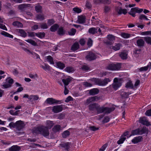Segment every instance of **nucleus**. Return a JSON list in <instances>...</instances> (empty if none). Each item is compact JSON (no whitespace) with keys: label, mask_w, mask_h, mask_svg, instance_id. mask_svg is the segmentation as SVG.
Listing matches in <instances>:
<instances>
[{"label":"nucleus","mask_w":151,"mask_h":151,"mask_svg":"<svg viewBox=\"0 0 151 151\" xmlns=\"http://www.w3.org/2000/svg\"><path fill=\"white\" fill-rule=\"evenodd\" d=\"M71 81V78L67 77L65 78L62 79V81L64 84L65 86H66Z\"/></svg>","instance_id":"obj_26"},{"label":"nucleus","mask_w":151,"mask_h":151,"mask_svg":"<svg viewBox=\"0 0 151 151\" xmlns=\"http://www.w3.org/2000/svg\"><path fill=\"white\" fill-rule=\"evenodd\" d=\"M92 81L96 85L99 86H104L110 82L111 80L109 78H105L103 80L95 78L93 79Z\"/></svg>","instance_id":"obj_3"},{"label":"nucleus","mask_w":151,"mask_h":151,"mask_svg":"<svg viewBox=\"0 0 151 151\" xmlns=\"http://www.w3.org/2000/svg\"><path fill=\"white\" fill-rule=\"evenodd\" d=\"M134 11V10L132 9V8L130 12H129L128 13L130 15H132L133 17H134L135 16V14L136 12L135 11Z\"/></svg>","instance_id":"obj_62"},{"label":"nucleus","mask_w":151,"mask_h":151,"mask_svg":"<svg viewBox=\"0 0 151 151\" xmlns=\"http://www.w3.org/2000/svg\"><path fill=\"white\" fill-rule=\"evenodd\" d=\"M45 33L43 32H39L38 33H35V36L38 37L40 38H43L45 37Z\"/></svg>","instance_id":"obj_39"},{"label":"nucleus","mask_w":151,"mask_h":151,"mask_svg":"<svg viewBox=\"0 0 151 151\" xmlns=\"http://www.w3.org/2000/svg\"><path fill=\"white\" fill-rule=\"evenodd\" d=\"M88 31L89 33L94 34L97 32V29L94 27H92L90 28Z\"/></svg>","instance_id":"obj_46"},{"label":"nucleus","mask_w":151,"mask_h":151,"mask_svg":"<svg viewBox=\"0 0 151 151\" xmlns=\"http://www.w3.org/2000/svg\"><path fill=\"white\" fill-rule=\"evenodd\" d=\"M121 64L117 63L116 64L112 63L109 65L107 67V68L111 70H118L121 68Z\"/></svg>","instance_id":"obj_6"},{"label":"nucleus","mask_w":151,"mask_h":151,"mask_svg":"<svg viewBox=\"0 0 151 151\" xmlns=\"http://www.w3.org/2000/svg\"><path fill=\"white\" fill-rule=\"evenodd\" d=\"M59 27V25L57 24H55L52 25L50 27V31L52 32H54L56 31Z\"/></svg>","instance_id":"obj_23"},{"label":"nucleus","mask_w":151,"mask_h":151,"mask_svg":"<svg viewBox=\"0 0 151 151\" xmlns=\"http://www.w3.org/2000/svg\"><path fill=\"white\" fill-rule=\"evenodd\" d=\"M55 23V21L53 19H48L47 20V24L48 26H50Z\"/></svg>","instance_id":"obj_49"},{"label":"nucleus","mask_w":151,"mask_h":151,"mask_svg":"<svg viewBox=\"0 0 151 151\" xmlns=\"http://www.w3.org/2000/svg\"><path fill=\"white\" fill-rule=\"evenodd\" d=\"M122 83V79L116 78L114 79L112 86L115 90H116L121 86Z\"/></svg>","instance_id":"obj_4"},{"label":"nucleus","mask_w":151,"mask_h":151,"mask_svg":"<svg viewBox=\"0 0 151 151\" xmlns=\"http://www.w3.org/2000/svg\"><path fill=\"white\" fill-rule=\"evenodd\" d=\"M144 40L148 44L151 45V37H144Z\"/></svg>","instance_id":"obj_43"},{"label":"nucleus","mask_w":151,"mask_h":151,"mask_svg":"<svg viewBox=\"0 0 151 151\" xmlns=\"http://www.w3.org/2000/svg\"><path fill=\"white\" fill-rule=\"evenodd\" d=\"M62 104L55 106L52 107V111L55 113H57L62 111L63 110Z\"/></svg>","instance_id":"obj_8"},{"label":"nucleus","mask_w":151,"mask_h":151,"mask_svg":"<svg viewBox=\"0 0 151 151\" xmlns=\"http://www.w3.org/2000/svg\"><path fill=\"white\" fill-rule=\"evenodd\" d=\"M25 41L31 44L32 45L34 46H37V43L35 41L31 39L25 40Z\"/></svg>","instance_id":"obj_37"},{"label":"nucleus","mask_w":151,"mask_h":151,"mask_svg":"<svg viewBox=\"0 0 151 151\" xmlns=\"http://www.w3.org/2000/svg\"><path fill=\"white\" fill-rule=\"evenodd\" d=\"M65 33V31L64 29V27H59L57 31V34L60 36L64 35Z\"/></svg>","instance_id":"obj_15"},{"label":"nucleus","mask_w":151,"mask_h":151,"mask_svg":"<svg viewBox=\"0 0 151 151\" xmlns=\"http://www.w3.org/2000/svg\"><path fill=\"white\" fill-rule=\"evenodd\" d=\"M60 101L56 100L52 98H48L46 99L45 102L47 104L52 105L54 104H58Z\"/></svg>","instance_id":"obj_10"},{"label":"nucleus","mask_w":151,"mask_h":151,"mask_svg":"<svg viewBox=\"0 0 151 151\" xmlns=\"http://www.w3.org/2000/svg\"><path fill=\"white\" fill-rule=\"evenodd\" d=\"M151 63L150 62L148 65L146 66L141 67L139 69V71H146L150 67V69L151 68Z\"/></svg>","instance_id":"obj_27"},{"label":"nucleus","mask_w":151,"mask_h":151,"mask_svg":"<svg viewBox=\"0 0 151 151\" xmlns=\"http://www.w3.org/2000/svg\"><path fill=\"white\" fill-rule=\"evenodd\" d=\"M32 132L36 134H40L44 137L48 136L49 135L48 129L47 127L44 126L34 128L32 130Z\"/></svg>","instance_id":"obj_1"},{"label":"nucleus","mask_w":151,"mask_h":151,"mask_svg":"<svg viewBox=\"0 0 151 151\" xmlns=\"http://www.w3.org/2000/svg\"><path fill=\"white\" fill-rule=\"evenodd\" d=\"M108 39L109 40L113 41L115 40V37L113 35H109L108 36Z\"/></svg>","instance_id":"obj_55"},{"label":"nucleus","mask_w":151,"mask_h":151,"mask_svg":"<svg viewBox=\"0 0 151 151\" xmlns=\"http://www.w3.org/2000/svg\"><path fill=\"white\" fill-rule=\"evenodd\" d=\"M111 7L110 6H105L104 8V11L105 13L109 12L111 10Z\"/></svg>","instance_id":"obj_50"},{"label":"nucleus","mask_w":151,"mask_h":151,"mask_svg":"<svg viewBox=\"0 0 151 151\" xmlns=\"http://www.w3.org/2000/svg\"><path fill=\"white\" fill-rule=\"evenodd\" d=\"M81 68L84 71H88L90 70V68L87 65H83Z\"/></svg>","instance_id":"obj_54"},{"label":"nucleus","mask_w":151,"mask_h":151,"mask_svg":"<svg viewBox=\"0 0 151 151\" xmlns=\"http://www.w3.org/2000/svg\"><path fill=\"white\" fill-rule=\"evenodd\" d=\"M122 45L120 43H115L114 46L111 47V49L115 51L118 50L120 49L121 47H122Z\"/></svg>","instance_id":"obj_17"},{"label":"nucleus","mask_w":151,"mask_h":151,"mask_svg":"<svg viewBox=\"0 0 151 151\" xmlns=\"http://www.w3.org/2000/svg\"><path fill=\"white\" fill-rule=\"evenodd\" d=\"M13 25L16 27H23V24L22 23L18 21H15L12 23Z\"/></svg>","instance_id":"obj_33"},{"label":"nucleus","mask_w":151,"mask_h":151,"mask_svg":"<svg viewBox=\"0 0 151 151\" xmlns=\"http://www.w3.org/2000/svg\"><path fill=\"white\" fill-rule=\"evenodd\" d=\"M130 94L129 92H126L123 91H122L120 93V94L121 96L124 98H127L128 96Z\"/></svg>","instance_id":"obj_36"},{"label":"nucleus","mask_w":151,"mask_h":151,"mask_svg":"<svg viewBox=\"0 0 151 151\" xmlns=\"http://www.w3.org/2000/svg\"><path fill=\"white\" fill-rule=\"evenodd\" d=\"M20 147L17 145H13L9 149V151H19L21 150Z\"/></svg>","instance_id":"obj_18"},{"label":"nucleus","mask_w":151,"mask_h":151,"mask_svg":"<svg viewBox=\"0 0 151 151\" xmlns=\"http://www.w3.org/2000/svg\"><path fill=\"white\" fill-rule=\"evenodd\" d=\"M54 124L53 121L47 120L46 121V126L45 127H47V128H48V129H50L53 126Z\"/></svg>","instance_id":"obj_28"},{"label":"nucleus","mask_w":151,"mask_h":151,"mask_svg":"<svg viewBox=\"0 0 151 151\" xmlns=\"http://www.w3.org/2000/svg\"><path fill=\"white\" fill-rule=\"evenodd\" d=\"M139 122L143 125H145L148 126L151 125L150 123L149 122L147 119V118L145 117H141L139 120Z\"/></svg>","instance_id":"obj_9"},{"label":"nucleus","mask_w":151,"mask_h":151,"mask_svg":"<svg viewBox=\"0 0 151 151\" xmlns=\"http://www.w3.org/2000/svg\"><path fill=\"white\" fill-rule=\"evenodd\" d=\"M73 10L77 13H79L81 12V10L77 7H75L73 9Z\"/></svg>","instance_id":"obj_60"},{"label":"nucleus","mask_w":151,"mask_h":151,"mask_svg":"<svg viewBox=\"0 0 151 151\" xmlns=\"http://www.w3.org/2000/svg\"><path fill=\"white\" fill-rule=\"evenodd\" d=\"M64 70L68 73H73L75 70L74 68L71 66L67 67Z\"/></svg>","instance_id":"obj_30"},{"label":"nucleus","mask_w":151,"mask_h":151,"mask_svg":"<svg viewBox=\"0 0 151 151\" xmlns=\"http://www.w3.org/2000/svg\"><path fill=\"white\" fill-rule=\"evenodd\" d=\"M17 122H18L16 124V128L18 130H20L24 127L25 124L21 120Z\"/></svg>","instance_id":"obj_11"},{"label":"nucleus","mask_w":151,"mask_h":151,"mask_svg":"<svg viewBox=\"0 0 151 151\" xmlns=\"http://www.w3.org/2000/svg\"><path fill=\"white\" fill-rule=\"evenodd\" d=\"M35 10L37 13L42 12V7L39 5H38L35 6Z\"/></svg>","instance_id":"obj_40"},{"label":"nucleus","mask_w":151,"mask_h":151,"mask_svg":"<svg viewBox=\"0 0 151 151\" xmlns=\"http://www.w3.org/2000/svg\"><path fill=\"white\" fill-rule=\"evenodd\" d=\"M99 105V104L96 103L90 104L88 106V109L91 111L96 110Z\"/></svg>","instance_id":"obj_13"},{"label":"nucleus","mask_w":151,"mask_h":151,"mask_svg":"<svg viewBox=\"0 0 151 151\" xmlns=\"http://www.w3.org/2000/svg\"><path fill=\"white\" fill-rule=\"evenodd\" d=\"M127 53L125 52H121L119 54V56L123 60L126 59L127 58Z\"/></svg>","instance_id":"obj_29"},{"label":"nucleus","mask_w":151,"mask_h":151,"mask_svg":"<svg viewBox=\"0 0 151 151\" xmlns=\"http://www.w3.org/2000/svg\"><path fill=\"white\" fill-rule=\"evenodd\" d=\"M78 23L80 24H83L85 23L86 22L85 17L83 16H80L78 17L77 20Z\"/></svg>","instance_id":"obj_21"},{"label":"nucleus","mask_w":151,"mask_h":151,"mask_svg":"<svg viewBox=\"0 0 151 151\" xmlns=\"http://www.w3.org/2000/svg\"><path fill=\"white\" fill-rule=\"evenodd\" d=\"M40 27L43 29H47L48 28L47 25L45 23H40Z\"/></svg>","instance_id":"obj_51"},{"label":"nucleus","mask_w":151,"mask_h":151,"mask_svg":"<svg viewBox=\"0 0 151 151\" xmlns=\"http://www.w3.org/2000/svg\"><path fill=\"white\" fill-rule=\"evenodd\" d=\"M36 17L37 19L40 21L43 20L45 19L44 16L43 14H40L37 15Z\"/></svg>","instance_id":"obj_47"},{"label":"nucleus","mask_w":151,"mask_h":151,"mask_svg":"<svg viewBox=\"0 0 151 151\" xmlns=\"http://www.w3.org/2000/svg\"><path fill=\"white\" fill-rule=\"evenodd\" d=\"M87 54L85 57V58L87 61H91L96 59V55L91 51H88Z\"/></svg>","instance_id":"obj_5"},{"label":"nucleus","mask_w":151,"mask_h":151,"mask_svg":"<svg viewBox=\"0 0 151 151\" xmlns=\"http://www.w3.org/2000/svg\"><path fill=\"white\" fill-rule=\"evenodd\" d=\"M141 34L142 35H151V31L142 32Z\"/></svg>","instance_id":"obj_59"},{"label":"nucleus","mask_w":151,"mask_h":151,"mask_svg":"<svg viewBox=\"0 0 151 151\" xmlns=\"http://www.w3.org/2000/svg\"><path fill=\"white\" fill-rule=\"evenodd\" d=\"M132 9L134 10V11H135V12L138 13H140L142 12L143 11V9H139L137 7H135L134 8H132Z\"/></svg>","instance_id":"obj_53"},{"label":"nucleus","mask_w":151,"mask_h":151,"mask_svg":"<svg viewBox=\"0 0 151 151\" xmlns=\"http://www.w3.org/2000/svg\"><path fill=\"white\" fill-rule=\"evenodd\" d=\"M40 67L43 68L44 70H50V67L48 64H45V65H41Z\"/></svg>","instance_id":"obj_42"},{"label":"nucleus","mask_w":151,"mask_h":151,"mask_svg":"<svg viewBox=\"0 0 151 151\" xmlns=\"http://www.w3.org/2000/svg\"><path fill=\"white\" fill-rule=\"evenodd\" d=\"M70 134V132L68 130L64 131L62 133V137L63 138H66Z\"/></svg>","instance_id":"obj_44"},{"label":"nucleus","mask_w":151,"mask_h":151,"mask_svg":"<svg viewBox=\"0 0 151 151\" xmlns=\"http://www.w3.org/2000/svg\"><path fill=\"white\" fill-rule=\"evenodd\" d=\"M76 32V30L74 28H72L68 32V34L70 35H74Z\"/></svg>","instance_id":"obj_45"},{"label":"nucleus","mask_w":151,"mask_h":151,"mask_svg":"<svg viewBox=\"0 0 151 151\" xmlns=\"http://www.w3.org/2000/svg\"><path fill=\"white\" fill-rule=\"evenodd\" d=\"M126 138L124 137H122L117 142V143L119 145L120 144L122 143L126 139Z\"/></svg>","instance_id":"obj_56"},{"label":"nucleus","mask_w":151,"mask_h":151,"mask_svg":"<svg viewBox=\"0 0 151 151\" xmlns=\"http://www.w3.org/2000/svg\"><path fill=\"white\" fill-rule=\"evenodd\" d=\"M45 58H46L47 61L49 62L50 64L52 65H54V64L53 58L51 56L49 55L45 57Z\"/></svg>","instance_id":"obj_31"},{"label":"nucleus","mask_w":151,"mask_h":151,"mask_svg":"<svg viewBox=\"0 0 151 151\" xmlns=\"http://www.w3.org/2000/svg\"><path fill=\"white\" fill-rule=\"evenodd\" d=\"M115 10L119 14H121L122 13L125 14L127 13V10L126 9H122L119 6H117L115 8Z\"/></svg>","instance_id":"obj_12"},{"label":"nucleus","mask_w":151,"mask_h":151,"mask_svg":"<svg viewBox=\"0 0 151 151\" xmlns=\"http://www.w3.org/2000/svg\"><path fill=\"white\" fill-rule=\"evenodd\" d=\"M139 135V128H138L135 129V130H132L131 134L129 136V137H130L132 135Z\"/></svg>","instance_id":"obj_35"},{"label":"nucleus","mask_w":151,"mask_h":151,"mask_svg":"<svg viewBox=\"0 0 151 151\" xmlns=\"http://www.w3.org/2000/svg\"><path fill=\"white\" fill-rule=\"evenodd\" d=\"M139 134L140 135L144 134L147 133L148 129L145 127H143L142 128H139Z\"/></svg>","instance_id":"obj_19"},{"label":"nucleus","mask_w":151,"mask_h":151,"mask_svg":"<svg viewBox=\"0 0 151 151\" xmlns=\"http://www.w3.org/2000/svg\"><path fill=\"white\" fill-rule=\"evenodd\" d=\"M107 146V144H105L104 145L102 146L101 148L99 149V151H104L105 149L106 148Z\"/></svg>","instance_id":"obj_64"},{"label":"nucleus","mask_w":151,"mask_h":151,"mask_svg":"<svg viewBox=\"0 0 151 151\" xmlns=\"http://www.w3.org/2000/svg\"><path fill=\"white\" fill-rule=\"evenodd\" d=\"M1 35H3L5 37H8L10 38H13V36L12 35L9 33L4 31L1 32Z\"/></svg>","instance_id":"obj_41"},{"label":"nucleus","mask_w":151,"mask_h":151,"mask_svg":"<svg viewBox=\"0 0 151 151\" xmlns=\"http://www.w3.org/2000/svg\"><path fill=\"white\" fill-rule=\"evenodd\" d=\"M121 35L122 37L124 38H127L131 36L130 34L125 33H122Z\"/></svg>","instance_id":"obj_48"},{"label":"nucleus","mask_w":151,"mask_h":151,"mask_svg":"<svg viewBox=\"0 0 151 151\" xmlns=\"http://www.w3.org/2000/svg\"><path fill=\"white\" fill-rule=\"evenodd\" d=\"M56 65L57 67L60 69H63L65 67V64L60 62H57L56 63Z\"/></svg>","instance_id":"obj_34"},{"label":"nucleus","mask_w":151,"mask_h":151,"mask_svg":"<svg viewBox=\"0 0 151 151\" xmlns=\"http://www.w3.org/2000/svg\"><path fill=\"white\" fill-rule=\"evenodd\" d=\"M115 109L114 107H107L104 106L100 107L99 104L98 107L96 109V111L98 114L105 113L106 114H109L111 113Z\"/></svg>","instance_id":"obj_2"},{"label":"nucleus","mask_w":151,"mask_h":151,"mask_svg":"<svg viewBox=\"0 0 151 151\" xmlns=\"http://www.w3.org/2000/svg\"><path fill=\"white\" fill-rule=\"evenodd\" d=\"M101 2L104 4H109L111 3L110 0H102Z\"/></svg>","instance_id":"obj_63"},{"label":"nucleus","mask_w":151,"mask_h":151,"mask_svg":"<svg viewBox=\"0 0 151 151\" xmlns=\"http://www.w3.org/2000/svg\"><path fill=\"white\" fill-rule=\"evenodd\" d=\"M19 32L20 34V36L23 37L27 36V33L22 29H18Z\"/></svg>","instance_id":"obj_38"},{"label":"nucleus","mask_w":151,"mask_h":151,"mask_svg":"<svg viewBox=\"0 0 151 151\" xmlns=\"http://www.w3.org/2000/svg\"><path fill=\"white\" fill-rule=\"evenodd\" d=\"M142 139V136H138L134 137V139L132 140V142L133 143L135 144L140 142Z\"/></svg>","instance_id":"obj_24"},{"label":"nucleus","mask_w":151,"mask_h":151,"mask_svg":"<svg viewBox=\"0 0 151 151\" xmlns=\"http://www.w3.org/2000/svg\"><path fill=\"white\" fill-rule=\"evenodd\" d=\"M100 97L97 96L89 97L87 99L86 101L85 104L88 105L93 103L95 101H97L100 99Z\"/></svg>","instance_id":"obj_7"},{"label":"nucleus","mask_w":151,"mask_h":151,"mask_svg":"<svg viewBox=\"0 0 151 151\" xmlns=\"http://www.w3.org/2000/svg\"><path fill=\"white\" fill-rule=\"evenodd\" d=\"M99 92L98 89L94 88L90 90L89 91V94L91 95H94L98 94Z\"/></svg>","instance_id":"obj_22"},{"label":"nucleus","mask_w":151,"mask_h":151,"mask_svg":"<svg viewBox=\"0 0 151 151\" xmlns=\"http://www.w3.org/2000/svg\"><path fill=\"white\" fill-rule=\"evenodd\" d=\"M18 122H16L15 123H14L13 122H11L9 124V126L10 127V128H16V124Z\"/></svg>","instance_id":"obj_52"},{"label":"nucleus","mask_w":151,"mask_h":151,"mask_svg":"<svg viewBox=\"0 0 151 151\" xmlns=\"http://www.w3.org/2000/svg\"><path fill=\"white\" fill-rule=\"evenodd\" d=\"M31 5L30 4H23L19 5L18 6L19 9L21 10H23L28 7H31Z\"/></svg>","instance_id":"obj_20"},{"label":"nucleus","mask_w":151,"mask_h":151,"mask_svg":"<svg viewBox=\"0 0 151 151\" xmlns=\"http://www.w3.org/2000/svg\"><path fill=\"white\" fill-rule=\"evenodd\" d=\"M83 85L86 87H90L92 86L91 83H90L87 81L83 82Z\"/></svg>","instance_id":"obj_57"},{"label":"nucleus","mask_w":151,"mask_h":151,"mask_svg":"<svg viewBox=\"0 0 151 151\" xmlns=\"http://www.w3.org/2000/svg\"><path fill=\"white\" fill-rule=\"evenodd\" d=\"M65 116L62 113H60L57 115V118L60 119H63Z\"/></svg>","instance_id":"obj_61"},{"label":"nucleus","mask_w":151,"mask_h":151,"mask_svg":"<svg viewBox=\"0 0 151 151\" xmlns=\"http://www.w3.org/2000/svg\"><path fill=\"white\" fill-rule=\"evenodd\" d=\"M141 51V49H140L134 48V53L135 54H138L140 53Z\"/></svg>","instance_id":"obj_58"},{"label":"nucleus","mask_w":151,"mask_h":151,"mask_svg":"<svg viewBox=\"0 0 151 151\" xmlns=\"http://www.w3.org/2000/svg\"><path fill=\"white\" fill-rule=\"evenodd\" d=\"M137 45L139 47H143L145 45V42L144 40L142 38L137 40L136 42Z\"/></svg>","instance_id":"obj_14"},{"label":"nucleus","mask_w":151,"mask_h":151,"mask_svg":"<svg viewBox=\"0 0 151 151\" xmlns=\"http://www.w3.org/2000/svg\"><path fill=\"white\" fill-rule=\"evenodd\" d=\"M70 145V142H67L66 143H62L60 144V145L62 147L64 148L65 149V150H68L69 148Z\"/></svg>","instance_id":"obj_16"},{"label":"nucleus","mask_w":151,"mask_h":151,"mask_svg":"<svg viewBox=\"0 0 151 151\" xmlns=\"http://www.w3.org/2000/svg\"><path fill=\"white\" fill-rule=\"evenodd\" d=\"M61 127L60 125H56L54 126L52 129V130L54 132L56 133L59 132L61 129Z\"/></svg>","instance_id":"obj_25"},{"label":"nucleus","mask_w":151,"mask_h":151,"mask_svg":"<svg viewBox=\"0 0 151 151\" xmlns=\"http://www.w3.org/2000/svg\"><path fill=\"white\" fill-rule=\"evenodd\" d=\"M79 48V45L78 42L75 43L72 46L71 49L72 50L75 51Z\"/></svg>","instance_id":"obj_32"}]
</instances>
